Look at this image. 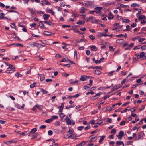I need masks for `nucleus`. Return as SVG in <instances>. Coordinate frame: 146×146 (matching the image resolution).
<instances>
[{"label": "nucleus", "mask_w": 146, "mask_h": 146, "mask_svg": "<svg viewBox=\"0 0 146 146\" xmlns=\"http://www.w3.org/2000/svg\"><path fill=\"white\" fill-rule=\"evenodd\" d=\"M65 119L66 123L68 125H70L71 124L73 125H75V122L74 121H71L68 116L66 117Z\"/></svg>", "instance_id": "obj_1"}, {"label": "nucleus", "mask_w": 146, "mask_h": 146, "mask_svg": "<svg viewBox=\"0 0 146 146\" xmlns=\"http://www.w3.org/2000/svg\"><path fill=\"white\" fill-rule=\"evenodd\" d=\"M124 135V133L123 131H121L119 132V134L117 136V137L119 139H121L122 137Z\"/></svg>", "instance_id": "obj_2"}, {"label": "nucleus", "mask_w": 146, "mask_h": 146, "mask_svg": "<svg viewBox=\"0 0 146 146\" xmlns=\"http://www.w3.org/2000/svg\"><path fill=\"white\" fill-rule=\"evenodd\" d=\"M124 41L123 39H118L116 40V42L119 44H122L124 43Z\"/></svg>", "instance_id": "obj_3"}, {"label": "nucleus", "mask_w": 146, "mask_h": 146, "mask_svg": "<svg viewBox=\"0 0 146 146\" xmlns=\"http://www.w3.org/2000/svg\"><path fill=\"white\" fill-rule=\"evenodd\" d=\"M121 86H120L119 85H117L115 86L112 88L111 90L110 91V92H112L114 91L117 90Z\"/></svg>", "instance_id": "obj_4"}, {"label": "nucleus", "mask_w": 146, "mask_h": 146, "mask_svg": "<svg viewBox=\"0 0 146 146\" xmlns=\"http://www.w3.org/2000/svg\"><path fill=\"white\" fill-rule=\"evenodd\" d=\"M87 78H91L89 77H87L86 76L82 75L81 76L80 79L81 81H84L87 79Z\"/></svg>", "instance_id": "obj_5"}, {"label": "nucleus", "mask_w": 146, "mask_h": 146, "mask_svg": "<svg viewBox=\"0 0 146 146\" xmlns=\"http://www.w3.org/2000/svg\"><path fill=\"white\" fill-rule=\"evenodd\" d=\"M4 63L6 65L9 66V67L7 68V69L10 68L11 69L14 70L15 69V67H13V66L12 65L9 64L8 63L6 62H4Z\"/></svg>", "instance_id": "obj_6"}, {"label": "nucleus", "mask_w": 146, "mask_h": 146, "mask_svg": "<svg viewBox=\"0 0 146 146\" xmlns=\"http://www.w3.org/2000/svg\"><path fill=\"white\" fill-rule=\"evenodd\" d=\"M44 34L45 36H50L52 34V33L49 32L47 31H44Z\"/></svg>", "instance_id": "obj_7"}, {"label": "nucleus", "mask_w": 146, "mask_h": 146, "mask_svg": "<svg viewBox=\"0 0 146 146\" xmlns=\"http://www.w3.org/2000/svg\"><path fill=\"white\" fill-rule=\"evenodd\" d=\"M145 56V53L143 52H141L140 54L137 56L138 58H141Z\"/></svg>", "instance_id": "obj_8"}, {"label": "nucleus", "mask_w": 146, "mask_h": 146, "mask_svg": "<svg viewBox=\"0 0 146 146\" xmlns=\"http://www.w3.org/2000/svg\"><path fill=\"white\" fill-rule=\"evenodd\" d=\"M44 22L46 24H48L49 25H53V23L50 20H48L44 21Z\"/></svg>", "instance_id": "obj_9"}, {"label": "nucleus", "mask_w": 146, "mask_h": 146, "mask_svg": "<svg viewBox=\"0 0 146 146\" xmlns=\"http://www.w3.org/2000/svg\"><path fill=\"white\" fill-rule=\"evenodd\" d=\"M113 18V15L111 12H110L109 14L108 19H112Z\"/></svg>", "instance_id": "obj_10"}, {"label": "nucleus", "mask_w": 146, "mask_h": 146, "mask_svg": "<svg viewBox=\"0 0 146 146\" xmlns=\"http://www.w3.org/2000/svg\"><path fill=\"white\" fill-rule=\"evenodd\" d=\"M33 46L38 47H41V44L38 43H35L33 44Z\"/></svg>", "instance_id": "obj_11"}, {"label": "nucleus", "mask_w": 146, "mask_h": 146, "mask_svg": "<svg viewBox=\"0 0 146 146\" xmlns=\"http://www.w3.org/2000/svg\"><path fill=\"white\" fill-rule=\"evenodd\" d=\"M85 21H82L79 20L77 23V24L79 25H82L84 23Z\"/></svg>", "instance_id": "obj_12"}, {"label": "nucleus", "mask_w": 146, "mask_h": 146, "mask_svg": "<svg viewBox=\"0 0 146 146\" xmlns=\"http://www.w3.org/2000/svg\"><path fill=\"white\" fill-rule=\"evenodd\" d=\"M87 41V40L85 39H79L78 41H76V42H86Z\"/></svg>", "instance_id": "obj_13"}, {"label": "nucleus", "mask_w": 146, "mask_h": 146, "mask_svg": "<svg viewBox=\"0 0 146 146\" xmlns=\"http://www.w3.org/2000/svg\"><path fill=\"white\" fill-rule=\"evenodd\" d=\"M87 142V141H83L81 143H80L78 144L77 145H76V146H82V145H83L85 144H86V142Z\"/></svg>", "instance_id": "obj_14"}, {"label": "nucleus", "mask_w": 146, "mask_h": 146, "mask_svg": "<svg viewBox=\"0 0 146 146\" xmlns=\"http://www.w3.org/2000/svg\"><path fill=\"white\" fill-rule=\"evenodd\" d=\"M90 48L92 51H96L97 50V48L95 46H91L90 47Z\"/></svg>", "instance_id": "obj_15"}, {"label": "nucleus", "mask_w": 146, "mask_h": 146, "mask_svg": "<svg viewBox=\"0 0 146 146\" xmlns=\"http://www.w3.org/2000/svg\"><path fill=\"white\" fill-rule=\"evenodd\" d=\"M104 121L106 122H108L110 123L112 122V120L111 119L109 118H106L104 119Z\"/></svg>", "instance_id": "obj_16"}, {"label": "nucleus", "mask_w": 146, "mask_h": 146, "mask_svg": "<svg viewBox=\"0 0 146 146\" xmlns=\"http://www.w3.org/2000/svg\"><path fill=\"white\" fill-rule=\"evenodd\" d=\"M50 15H49L44 14L43 15V18L45 20H47L49 17Z\"/></svg>", "instance_id": "obj_17"}, {"label": "nucleus", "mask_w": 146, "mask_h": 146, "mask_svg": "<svg viewBox=\"0 0 146 146\" xmlns=\"http://www.w3.org/2000/svg\"><path fill=\"white\" fill-rule=\"evenodd\" d=\"M16 142H17V141L16 140H14V141L11 140V141H8V143H7V142H5L4 143L7 144H10L11 143H16Z\"/></svg>", "instance_id": "obj_18"}, {"label": "nucleus", "mask_w": 146, "mask_h": 146, "mask_svg": "<svg viewBox=\"0 0 146 146\" xmlns=\"http://www.w3.org/2000/svg\"><path fill=\"white\" fill-rule=\"evenodd\" d=\"M142 80L141 78L138 79L136 81V82L137 83H140L139 84V85H141L143 83V82L141 81Z\"/></svg>", "instance_id": "obj_19"}, {"label": "nucleus", "mask_w": 146, "mask_h": 146, "mask_svg": "<svg viewBox=\"0 0 146 146\" xmlns=\"http://www.w3.org/2000/svg\"><path fill=\"white\" fill-rule=\"evenodd\" d=\"M82 4L83 5L87 7H88L91 5V3H89V2H88L87 3H82Z\"/></svg>", "instance_id": "obj_20"}, {"label": "nucleus", "mask_w": 146, "mask_h": 146, "mask_svg": "<svg viewBox=\"0 0 146 146\" xmlns=\"http://www.w3.org/2000/svg\"><path fill=\"white\" fill-rule=\"evenodd\" d=\"M89 37L91 40H95V37L93 36V35H91L89 36Z\"/></svg>", "instance_id": "obj_21"}, {"label": "nucleus", "mask_w": 146, "mask_h": 146, "mask_svg": "<svg viewBox=\"0 0 146 146\" xmlns=\"http://www.w3.org/2000/svg\"><path fill=\"white\" fill-rule=\"evenodd\" d=\"M130 110V107H127L125 108V109L123 111H121L122 113L125 112L127 111V110Z\"/></svg>", "instance_id": "obj_22"}, {"label": "nucleus", "mask_w": 146, "mask_h": 146, "mask_svg": "<svg viewBox=\"0 0 146 146\" xmlns=\"http://www.w3.org/2000/svg\"><path fill=\"white\" fill-rule=\"evenodd\" d=\"M116 144L118 145H120L121 144H122L123 145H124V143L123 141H117L116 142Z\"/></svg>", "instance_id": "obj_23"}, {"label": "nucleus", "mask_w": 146, "mask_h": 146, "mask_svg": "<svg viewBox=\"0 0 146 146\" xmlns=\"http://www.w3.org/2000/svg\"><path fill=\"white\" fill-rule=\"evenodd\" d=\"M101 73V72L98 70H95V73L96 75H99Z\"/></svg>", "instance_id": "obj_24"}, {"label": "nucleus", "mask_w": 146, "mask_h": 146, "mask_svg": "<svg viewBox=\"0 0 146 146\" xmlns=\"http://www.w3.org/2000/svg\"><path fill=\"white\" fill-rule=\"evenodd\" d=\"M145 17V16L144 15H141V16H140L139 18H138V19L139 20H141L142 19H144Z\"/></svg>", "instance_id": "obj_25"}, {"label": "nucleus", "mask_w": 146, "mask_h": 146, "mask_svg": "<svg viewBox=\"0 0 146 146\" xmlns=\"http://www.w3.org/2000/svg\"><path fill=\"white\" fill-rule=\"evenodd\" d=\"M85 8L84 7H82L80 9V12L82 13H84L85 11Z\"/></svg>", "instance_id": "obj_26"}, {"label": "nucleus", "mask_w": 146, "mask_h": 146, "mask_svg": "<svg viewBox=\"0 0 146 146\" xmlns=\"http://www.w3.org/2000/svg\"><path fill=\"white\" fill-rule=\"evenodd\" d=\"M102 9V8L100 7H97L95 8V9L98 11H101V10Z\"/></svg>", "instance_id": "obj_27"}, {"label": "nucleus", "mask_w": 146, "mask_h": 146, "mask_svg": "<svg viewBox=\"0 0 146 146\" xmlns=\"http://www.w3.org/2000/svg\"><path fill=\"white\" fill-rule=\"evenodd\" d=\"M105 137V136L104 135H103L102 136L100 140H99V143L102 142L103 141V140L104 138Z\"/></svg>", "instance_id": "obj_28"}, {"label": "nucleus", "mask_w": 146, "mask_h": 146, "mask_svg": "<svg viewBox=\"0 0 146 146\" xmlns=\"http://www.w3.org/2000/svg\"><path fill=\"white\" fill-rule=\"evenodd\" d=\"M40 80L41 81H42L45 79V76L44 75H41L40 76Z\"/></svg>", "instance_id": "obj_29"}, {"label": "nucleus", "mask_w": 146, "mask_h": 146, "mask_svg": "<svg viewBox=\"0 0 146 146\" xmlns=\"http://www.w3.org/2000/svg\"><path fill=\"white\" fill-rule=\"evenodd\" d=\"M37 131V129L36 128H34L32 129L30 131V133H33L34 132H36Z\"/></svg>", "instance_id": "obj_30"}, {"label": "nucleus", "mask_w": 146, "mask_h": 146, "mask_svg": "<svg viewBox=\"0 0 146 146\" xmlns=\"http://www.w3.org/2000/svg\"><path fill=\"white\" fill-rule=\"evenodd\" d=\"M35 106L36 108L40 110H41L42 108V106H41L36 105Z\"/></svg>", "instance_id": "obj_31"}, {"label": "nucleus", "mask_w": 146, "mask_h": 146, "mask_svg": "<svg viewBox=\"0 0 146 146\" xmlns=\"http://www.w3.org/2000/svg\"><path fill=\"white\" fill-rule=\"evenodd\" d=\"M130 21L128 19H124L122 21L124 23H129Z\"/></svg>", "instance_id": "obj_32"}, {"label": "nucleus", "mask_w": 146, "mask_h": 146, "mask_svg": "<svg viewBox=\"0 0 146 146\" xmlns=\"http://www.w3.org/2000/svg\"><path fill=\"white\" fill-rule=\"evenodd\" d=\"M43 21H40V23H41V27L42 29H43L45 28V26L43 23Z\"/></svg>", "instance_id": "obj_33"}, {"label": "nucleus", "mask_w": 146, "mask_h": 146, "mask_svg": "<svg viewBox=\"0 0 146 146\" xmlns=\"http://www.w3.org/2000/svg\"><path fill=\"white\" fill-rule=\"evenodd\" d=\"M53 121V119L52 118L49 119L45 120V121L47 123H49L52 122Z\"/></svg>", "instance_id": "obj_34"}, {"label": "nucleus", "mask_w": 146, "mask_h": 146, "mask_svg": "<svg viewBox=\"0 0 146 146\" xmlns=\"http://www.w3.org/2000/svg\"><path fill=\"white\" fill-rule=\"evenodd\" d=\"M139 5L135 3H134L133 4H132L131 5V6L132 7H139Z\"/></svg>", "instance_id": "obj_35"}, {"label": "nucleus", "mask_w": 146, "mask_h": 146, "mask_svg": "<svg viewBox=\"0 0 146 146\" xmlns=\"http://www.w3.org/2000/svg\"><path fill=\"white\" fill-rule=\"evenodd\" d=\"M14 70L13 69H11L10 70H7L6 71V72L7 73H12L13 72Z\"/></svg>", "instance_id": "obj_36"}, {"label": "nucleus", "mask_w": 146, "mask_h": 146, "mask_svg": "<svg viewBox=\"0 0 146 146\" xmlns=\"http://www.w3.org/2000/svg\"><path fill=\"white\" fill-rule=\"evenodd\" d=\"M77 137V136L75 134H71L70 136H68V137Z\"/></svg>", "instance_id": "obj_37"}, {"label": "nucleus", "mask_w": 146, "mask_h": 146, "mask_svg": "<svg viewBox=\"0 0 146 146\" xmlns=\"http://www.w3.org/2000/svg\"><path fill=\"white\" fill-rule=\"evenodd\" d=\"M109 48L110 49V50L112 52H113L115 50V48H114L112 46H110Z\"/></svg>", "instance_id": "obj_38"}, {"label": "nucleus", "mask_w": 146, "mask_h": 146, "mask_svg": "<svg viewBox=\"0 0 146 146\" xmlns=\"http://www.w3.org/2000/svg\"><path fill=\"white\" fill-rule=\"evenodd\" d=\"M43 93L44 94H46L48 93V92L45 90L43 88L41 89Z\"/></svg>", "instance_id": "obj_39"}, {"label": "nucleus", "mask_w": 146, "mask_h": 146, "mask_svg": "<svg viewBox=\"0 0 146 146\" xmlns=\"http://www.w3.org/2000/svg\"><path fill=\"white\" fill-rule=\"evenodd\" d=\"M137 108L135 107L131 109V111L132 113H133L135 112L137 109Z\"/></svg>", "instance_id": "obj_40"}, {"label": "nucleus", "mask_w": 146, "mask_h": 146, "mask_svg": "<svg viewBox=\"0 0 146 146\" xmlns=\"http://www.w3.org/2000/svg\"><path fill=\"white\" fill-rule=\"evenodd\" d=\"M91 86H90L89 84H87L86 86H84V88L85 90L87 88H90Z\"/></svg>", "instance_id": "obj_41"}, {"label": "nucleus", "mask_w": 146, "mask_h": 146, "mask_svg": "<svg viewBox=\"0 0 146 146\" xmlns=\"http://www.w3.org/2000/svg\"><path fill=\"white\" fill-rule=\"evenodd\" d=\"M141 48V45H138V46H136V47H135L133 48V50H135V49H139Z\"/></svg>", "instance_id": "obj_42"}, {"label": "nucleus", "mask_w": 146, "mask_h": 146, "mask_svg": "<svg viewBox=\"0 0 146 146\" xmlns=\"http://www.w3.org/2000/svg\"><path fill=\"white\" fill-rule=\"evenodd\" d=\"M21 135H22L24 136H25L26 135H27V131H25L24 132H23L21 133H20Z\"/></svg>", "instance_id": "obj_43"}, {"label": "nucleus", "mask_w": 146, "mask_h": 146, "mask_svg": "<svg viewBox=\"0 0 146 146\" xmlns=\"http://www.w3.org/2000/svg\"><path fill=\"white\" fill-rule=\"evenodd\" d=\"M126 121H122L120 124V125L121 126H122L124 125Z\"/></svg>", "instance_id": "obj_44"}, {"label": "nucleus", "mask_w": 146, "mask_h": 146, "mask_svg": "<svg viewBox=\"0 0 146 146\" xmlns=\"http://www.w3.org/2000/svg\"><path fill=\"white\" fill-rule=\"evenodd\" d=\"M73 129H70L68 132L70 134H72L73 133Z\"/></svg>", "instance_id": "obj_45"}, {"label": "nucleus", "mask_w": 146, "mask_h": 146, "mask_svg": "<svg viewBox=\"0 0 146 146\" xmlns=\"http://www.w3.org/2000/svg\"><path fill=\"white\" fill-rule=\"evenodd\" d=\"M114 72V71H113L110 72L108 74V75L109 76H111L113 75V73Z\"/></svg>", "instance_id": "obj_46"}, {"label": "nucleus", "mask_w": 146, "mask_h": 146, "mask_svg": "<svg viewBox=\"0 0 146 146\" xmlns=\"http://www.w3.org/2000/svg\"><path fill=\"white\" fill-rule=\"evenodd\" d=\"M99 131V130L98 129L94 131L91 132V134H93L94 133H96L97 132H98Z\"/></svg>", "instance_id": "obj_47"}, {"label": "nucleus", "mask_w": 146, "mask_h": 146, "mask_svg": "<svg viewBox=\"0 0 146 146\" xmlns=\"http://www.w3.org/2000/svg\"><path fill=\"white\" fill-rule=\"evenodd\" d=\"M29 10L32 13H35V11L33 9L28 8Z\"/></svg>", "instance_id": "obj_48"}, {"label": "nucleus", "mask_w": 146, "mask_h": 146, "mask_svg": "<svg viewBox=\"0 0 146 146\" xmlns=\"http://www.w3.org/2000/svg\"><path fill=\"white\" fill-rule=\"evenodd\" d=\"M101 94V93H100H100H97V94H96V95L94 97H93V98L94 99H96V98H95V97L97 96H100V95Z\"/></svg>", "instance_id": "obj_49"}, {"label": "nucleus", "mask_w": 146, "mask_h": 146, "mask_svg": "<svg viewBox=\"0 0 146 146\" xmlns=\"http://www.w3.org/2000/svg\"><path fill=\"white\" fill-rule=\"evenodd\" d=\"M61 57L60 55L58 54H56L55 56V57L58 59L60 58Z\"/></svg>", "instance_id": "obj_50"}, {"label": "nucleus", "mask_w": 146, "mask_h": 146, "mask_svg": "<svg viewBox=\"0 0 146 146\" xmlns=\"http://www.w3.org/2000/svg\"><path fill=\"white\" fill-rule=\"evenodd\" d=\"M15 75L17 77H21L22 76V75L19 73L18 72H17L16 74H15Z\"/></svg>", "instance_id": "obj_51"}, {"label": "nucleus", "mask_w": 146, "mask_h": 146, "mask_svg": "<svg viewBox=\"0 0 146 146\" xmlns=\"http://www.w3.org/2000/svg\"><path fill=\"white\" fill-rule=\"evenodd\" d=\"M36 84V83L35 82H34L33 84H31L30 85V87L31 88H33L34 87L35 85Z\"/></svg>", "instance_id": "obj_52"}, {"label": "nucleus", "mask_w": 146, "mask_h": 146, "mask_svg": "<svg viewBox=\"0 0 146 146\" xmlns=\"http://www.w3.org/2000/svg\"><path fill=\"white\" fill-rule=\"evenodd\" d=\"M100 35L101 36H104V37H106L107 36H109V35L104 34V33H100Z\"/></svg>", "instance_id": "obj_53"}, {"label": "nucleus", "mask_w": 146, "mask_h": 146, "mask_svg": "<svg viewBox=\"0 0 146 146\" xmlns=\"http://www.w3.org/2000/svg\"><path fill=\"white\" fill-rule=\"evenodd\" d=\"M116 132V129H113L111 131V133H113L114 134Z\"/></svg>", "instance_id": "obj_54"}, {"label": "nucleus", "mask_w": 146, "mask_h": 146, "mask_svg": "<svg viewBox=\"0 0 146 146\" xmlns=\"http://www.w3.org/2000/svg\"><path fill=\"white\" fill-rule=\"evenodd\" d=\"M48 133L49 135L51 136L53 132L51 130H50L48 131Z\"/></svg>", "instance_id": "obj_55"}, {"label": "nucleus", "mask_w": 146, "mask_h": 146, "mask_svg": "<svg viewBox=\"0 0 146 146\" xmlns=\"http://www.w3.org/2000/svg\"><path fill=\"white\" fill-rule=\"evenodd\" d=\"M4 14L3 13H1V16H0V19H3L4 18V17L3 16Z\"/></svg>", "instance_id": "obj_56"}, {"label": "nucleus", "mask_w": 146, "mask_h": 146, "mask_svg": "<svg viewBox=\"0 0 146 146\" xmlns=\"http://www.w3.org/2000/svg\"><path fill=\"white\" fill-rule=\"evenodd\" d=\"M131 116L133 117H138V116L135 113H132L131 114Z\"/></svg>", "instance_id": "obj_57"}, {"label": "nucleus", "mask_w": 146, "mask_h": 146, "mask_svg": "<svg viewBox=\"0 0 146 146\" xmlns=\"http://www.w3.org/2000/svg\"><path fill=\"white\" fill-rule=\"evenodd\" d=\"M71 27V26L70 25H63L62 26V27L63 28H65L66 27Z\"/></svg>", "instance_id": "obj_58"}, {"label": "nucleus", "mask_w": 146, "mask_h": 146, "mask_svg": "<svg viewBox=\"0 0 146 146\" xmlns=\"http://www.w3.org/2000/svg\"><path fill=\"white\" fill-rule=\"evenodd\" d=\"M11 27L12 28L15 29V24L13 23H12L11 24Z\"/></svg>", "instance_id": "obj_59"}, {"label": "nucleus", "mask_w": 146, "mask_h": 146, "mask_svg": "<svg viewBox=\"0 0 146 146\" xmlns=\"http://www.w3.org/2000/svg\"><path fill=\"white\" fill-rule=\"evenodd\" d=\"M84 127L83 126H80L78 128V130L80 131H81L84 128Z\"/></svg>", "instance_id": "obj_60"}, {"label": "nucleus", "mask_w": 146, "mask_h": 146, "mask_svg": "<svg viewBox=\"0 0 146 146\" xmlns=\"http://www.w3.org/2000/svg\"><path fill=\"white\" fill-rule=\"evenodd\" d=\"M60 116L61 118H63L65 117V115L64 113H61L60 114Z\"/></svg>", "instance_id": "obj_61"}, {"label": "nucleus", "mask_w": 146, "mask_h": 146, "mask_svg": "<svg viewBox=\"0 0 146 146\" xmlns=\"http://www.w3.org/2000/svg\"><path fill=\"white\" fill-rule=\"evenodd\" d=\"M112 110V108L111 107H108L106 109V111H110Z\"/></svg>", "instance_id": "obj_62"}, {"label": "nucleus", "mask_w": 146, "mask_h": 146, "mask_svg": "<svg viewBox=\"0 0 146 146\" xmlns=\"http://www.w3.org/2000/svg\"><path fill=\"white\" fill-rule=\"evenodd\" d=\"M137 25L136 23H134L131 25V26L133 28L135 27Z\"/></svg>", "instance_id": "obj_63"}, {"label": "nucleus", "mask_w": 146, "mask_h": 146, "mask_svg": "<svg viewBox=\"0 0 146 146\" xmlns=\"http://www.w3.org/2000/svg\"><path fill=\"white\" fill-rule=\"evenodd\" d=\"M141 48L142 50H144L146 49V45L143 46L141 47Z\"/></svg>", "instance_id": "obj_64"}]
</instances>
